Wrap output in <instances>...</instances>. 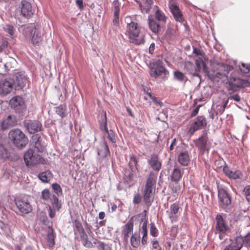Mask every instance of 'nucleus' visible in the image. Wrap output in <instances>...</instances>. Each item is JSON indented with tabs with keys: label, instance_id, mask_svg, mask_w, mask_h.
<instances>
[{
	"label": "nucleus",
	"instance_id": "obj_44",
	"mask_svg": "<svg viewBox=\"0 0 250 250\" xmlns=\"http://www.w3.org/2000/svg\"><path fill=\"white\" fill-rule=\"evenodd\" d=\"M74 225L75 228L79 232L80 235H81V234H83V233L85 232L83 225L80 221H79L78 220H75L74 221Z\"/></svg>",
	"mask_w": 250,
	"mask_h": 250
},
{
	"label": "nucleus",
	"instance_id": "obj_36",
	"mask_svg": "<svg viewBox=\"0 0 250 250\" xmlns=\"http://www.w3.org/2000/svg\"><path fill=\"white\" fill-rule=\"evenodd\" d=\"M174 77L180 82L186 83L188 80V77L182 72L177 70L174 72Z\"/></svg>",
	"mask_w": 250,
	"mask_h": 250
},
{
	"label": "nucleus",
	"instance_id": "obj_64",
	"mask_svg": "<svg viewBox=\"0 0 250 250\" xmlns=\"http://www.w3.org/2000/svg\"><path fill=\"white\" fill-rule=\"evenodd\" d=\"M245 242L249 246H250V233L248 234L245 237Z\"/></svg>",
	"mask_w": 250,
	"mask_h": 250
},
{
	"label": "nucleus",
	"instance_id": "obj_38",
	"mask_svg": "<svg viewBox=\"0 0 250 250\" xmlns=\"http://www.w3.org/2000/svg\"><path fill=\"white\" fill-rule=\"evenodd\" d=\"M196 71L200 72L202 70L205 71L206 70V65L205 62L203 61V59L199 58L198 59H196Z\"/></svg>",
	"mask_w": 250,
	"mask_h": 250
},
{
	"label": "nucleus",
	"instance_id": "obj_4",
	"mask_svg": "<svg viewBox=\"0 0 250 250\" xmlns=\"http://www.w3.org/2000/svg\"><path fill=\"white\" fill-rule=\"evenodd\" d=\"M24 34L27 39H31V42L34 45L40 46L42 42V37L39 30L34 25L26 27L24 31Z\"/></svg>",
	"mask_w": 250,
	"mask_h": 250
},
{
	"label": "nucleus",
	"instance_id": "obj_61",
	"mask_svg": "<svg viewBox=\"0 0 250 250\" xmlns=\"http://www.w3.org/2000/svg\"><path fill=\"white\" fill-rule=\"evenodd\" d=\"M152 245V248L154 249H158L160 247L159 245V242L157 240H153L151 242Z\"/></svg>",
	"mask_w": 250,
	"mask_h": 250
},
{
	"label": "nucleus",
	"instance_id": "obj_2",
	"mask_svg": "<svg viewBox=\"0 0 250 250\" xmlns=\"http://www.w3.org/2000/svg\"><path fill=\"white\" fill-rule=\"evenodd\" d=\"M126 23L125 35L128 36L129 42L135 45H140L144 42V36L141 33V27L137 22L131 21L130 17L125 18Z\"/></svg>",
	"mask_w": 250,
	"mask_h": 250
},
{
	"label": "nucleus",
	"instance_id": "obj_62",
	"mask_svg": "<svg viewBox=\"0 0 250 250\" xmlns=\"http://www.w3.org/2000/svg\"><path fill=\"white\" fill-rule=\"evenodd\" d=\"M229 99H232L236 102H240V97L238 94H236L233 96H230Z\"/></svg>",
	"mask_w": 250,
	"mask_h": 250
},
{
	"label": "nucleus",
	"instance_id": "obj_30",
	"mask_svg": "<svg viewBox=\"0 0 250 250\" xmlns=\"http://www.w3.org/2000/svg\"><path fill=\"white\" fill-rule=\"evenodd\" d=\"M140 235L137 232H134L130 237V244L133 248H138L140 245Z\"/></svg>",
	"mask_w": 250,
	"mask_h": 250
},
{
	"label": "nucleus",
	"instance_id": "obj_8",
	"mask_svg": "<svg viewBox=\"0 0 250 250\" xmlns=\"http://www.w3.org/2000/svg\"><path fill=\"white\" fill-rule=\"evenodd\" d=\"M168 73V71L163 66L162 62L160 61L154 62L150 68L149 74L155 78H158L162 74L167 75Z\"/></svg>",
	"mask_w": 250,
	"mask_h": 250
},
{
	"label": "nucleus",
	"instance_id": "obj_55",
	"mask_svg": "<svg viewBox=\"0 0 250 250\" xmlns=\"http://www.w3.org/2000/svg\"><path fill=\"white\" fill-rule=\"evenodd\" d=\"M141 196L139 193H137L134 196L133 200V203L134 204H137L141 202Z\"/></svg>",
	"mask_w": 250,
	"mask_h": 250
},
{
	"label": "nucleus",
	"instance_id": "obj_28",
	"mask_svg": "<svg viewBox=\"0 0 250 250\" xmlns=\"http://www.w3.org/2000/svg\"><path fill=\"white\" fill-rule=\"evenodd\" d=\"M109 149L107 143L104 141L101 143L99 148L98 149V154L102 157H105L109 154Z\"/></svg>",
	"mask_w": 250,
	"mask_h": 250
},
{
	"label": "nucleus",
	"instance_id": "obj_52",
	"mask_svg": "<svg viewBox=\"0 0 250 250\" xmlns=\"http://www.w3.org/2000/svg\"><path fill=\"white\" fill-rule=\"evenodd\" d=\"M8 42L6 39H2L1 42H0V52H1L5 49L8 47Z\"/></svg>",
	"mask_w": 250,
	"mask_h": 250
},
{
	"label": "nucleus",
	"instance_id": "obj_17",
	"mask_svg": "<svg viewBox=\"0 0 250 250\" xmlns=\"http://www.w3.org/2000/svg\"><path fill=\"white\" fill-rule=\"evenodd\" d=\"M216 230L222 234L225 233L228 230V227L222 216L218 214L216 216Z\"/></svg>",
	"mask_w": 250,
	"mask_h": 250
},
{
	"label": "nucleus",
	"instance_id": "obj_29",
	"mask_svg": "<svg viewBox=\"0 0 250 250\" xmlns=\"http://www.w3.org/2000/svg\"><path fill=\"white\" fill-rule=\"evenodd\" d=\"M183 173L178 167H175L170 175L171 180L174 182H178L182 177Z\"/></svg>",
	"mask_w": 250,
	"mask_h": 250
},
{
	"label": "nucleus",
	"instance_id": "obj_37",
	"mask_svg": "<svg viewBox=\"0 0 250 250\" xmlns=\"http://www.w3.org/2000/svg\"><path fill=\"white\" fill-rule=\"evenodd\" d=\"M81 240L83 243V245L88 248H92L93 247L92 243L88 241V236L85 232L81 234Z\"/></svg>",
	"mask_w": 250,
	"mask_h": 250
},
{
	"label": "nucleus",
	"instance_id": "obj_6",
	"mask_svg": "<svg viewBox=\"0 0 250 250\" xmlns=\"http://www.w3.org/2000/svg\"><path fill=\"white\" fill-rule=\"evenodd\" d=\"M24 160L28 167L40 164H45L46 161L41 155L34 153L32 149H29L24 155Z\"/></svg>",
	"mask_w": 250,
	"mask_h": 250
},
{
	"label": "nucleus",
	"instance_id": "obj_34",
	"mask_svg": "<svg viewBox=\"0 0 250 250\" xmlns=\"http://www.w3.org/2000/svg\"><path fill=\"white\" fill-rule=\"evenodd\" d=\"M23 104L22 98L20 96L13 97L9 101V104L12 107L16 108Z\"/></svg>",
	"mask_w": 250,
	"mask_h": 250
},
{
	"label": "nucleus",
	"instance_id": "obj_58",
	"mask_svg": "<svg viewBox=\"0 0 250 250\" xmlns=\"http://www.w3.org/2000/svg\"><path fill=\"white\" fill-rule=\"evenodd\" d=\"M151 99L153 100V101L156 104L159 105L160 106H162V102H161V101L157 97L153 96V97H152Z\"/></svg>",
	"mask_w": 250,
	"mask_h": 250
},
{
	"label": "nucleus",
	"instance_id": "obj_42",
	"mask_svg": "<svg viewBox=\"0 0 250 250\" xmlns=\"http://www.w3.org/2000/svg\"><path fill=\"white\" fill-rule=\"evenodd\" d=\"M155 17L156 19L159 21L163 22L165 23L167 20V17L165 14L159 9H157L155 13Z\"/></svg>",
	"mask_w": 250,
	"mask_h": 250
},
{
	"label": "nucleus",
	"instance_id": "obj_51",
	"mask_svg": "<svg viewBox=\"0 0 250 250\" xmlns=\"http://www.w3.org/2000/svg\"><path fill=\"white\" fill-rule=\"evenodd\" d=\"M147 220L146 219L143 222L141 229V233L142 234V236L147 235Z\"/></svg>",
	"mask_w": 250,
	"mask_h": 250
},
{
	"label": "nucleus",
	"instance_id": "obj_21",
	"mask_svg": "<svg viewBox=\"0 0 250 250\" xmlns=\"http://www.w3.org/2000/svg\"><path fill=\"white\" fill-rule=\"evenodd\" d=\"M114 11V19L113 22L117 24L119 22V14L120 11L121 3L118 0H115L112 3Z\"/></svg>",
	"mask_w": 250,
	"mask_h": 250
},
{
	"label": "nucleus",
	"instance_id": "obj_9",
	"mask_svg": "<svg viewBox=\"0 0 250 250\" xmlns=\"http://www.w3.org/2000/svg\"><path fill=\"white\" fill-rule=\"evenodd\" d=\"M218 195L220 207L226 209L231 204V200L228 193L224 189L219 188Z\"/></svg>",
	"mask_w": 250,
	"mask_h": 250
},
{
	"label": "nucleus",
	"instance_id": "obj_47",
	"mask_svg": "<svg viewBox=\"0 0 250 250\" xmlns=\"http://www.w3.org/2000/svg\"><path fill=\"white\" fill-rule=\"evenodd\" d=\"M240 71L243 73H248L250 71V65L242 63L239 66Z\"/></svg>",
	"mask_w": 250,
	"mask_h": 250
},
{
	"label": "nucleus",
	"instance_id": "obj_45",
	"mask_svg": "<svg viewBox=\"0 0 250 250\" xmlns=\"http://www.w3.org/2000/svg\"><path fill=\"white\" fill-rule=\"evenodd\" d=\"M103 123H100V128L101 130L103 131H105V132L108 130L107 128V118H106V113L104 112V114L103 115Z\"/></svg>",
	"mask_w": 250,
	"mask_h": 250
},
{
	"label": "nucleus",
	"instance_id": "obj_33",
	"mask_svg": "<svg viewBox=\"0 0 250 250\" xmlns=\"http://www.w3.org/2000/svg\"><path fill=\"white\" fill-rule=\"evenodd\" d=\"M55 238V234L54 232L53 229L52 228L49 227V230L47 236V241L50 248H52L54 246Z\"/></svg>",
	"mask_w": 250,
	"mask_h": 250
},
{
	"label": "nucleus",
	"instance_id": "obj_32",
	"mask_svg": "<svg viewBox=\"0 0 250 250\" xmlns=\"http://www.w3.org/2000/svg\"><path fill=\"white\" fill-rule=\"evenodd\" d=\"M149 20V27L151 30L154 33H158L160 29H161V25L157 22V21L154 20V19H148Z\"/></svg>",
	"mask_w": 250,
	"mask_h": 250
},
{
	"label": "nucleus",
	"instance_id": "obj_19",
	"mask_svg": "<svg viewBox=\"0 0 250 250\" xmlns=\"http://www.w3.org/2000/svg\"><path fill=\"white\" fill-rule=\"evenodd\" d=\"M157 180V174L153 172H150L145 184V188L155 189Z\"/></svg>",
	"mask_w": 250,
	"mask_h": 250
},
{
	"label": "nucleus",
	"instance_id": "obj_35",
	"mask_svg": "<svg viewBox=\"0 0 250 250\" xmlns=\"http://www.w3.org/2000/svg\"><path fill=\"white\" fill-rule=\"evenodd\" d=\"M52 176V174L50 171H46L40 173L38 175L39 178L43 182L48 183Z\"/></svg>",
	"mask_w": 250,
	"mask_h": 250
},
{
	"label": "nucleus",
	"instance_id": "obj_48",
	"mask_svg": "<svg viewBox=\"0 0 250 250\" xmlns=\"http://www.w3.org/2000/svg\"><path fill=\"white\" fill-rule=\"evenodd\" d=\"M51 197V193L48 189H45L42 192V199L45 201H48Z\"/></svg>",
	"mask_w": 250,
	"mask_h": 250
},
{
	"label": "nucleus",
	"instance_id": "obj_46",
	"mask_svg": "<svg viewBox=\"0 0 250 250\" xmlns=\"http://www.w3.org/2000/svg\"><path fill=\"white\" fill-rule=\"evenodd\" d=\"M150 233L153 237H157L158 235V230L153 223L150 224Z\"/></svg>",
	"mask_w": 250,
	"mask_h": 250
},
{
	"label": "nucleus",
	"instance_id": "obj_15",
	"mask_svg": "<svg viewBox=\"0 0 250 250\" xmlns=\"http://www.w3.org/2000/svg\"><path fill=\"white\" fill-rule=\"evenodd\" d=\"M180 207L178 203H174L170 206L169 211H167L168 214V217L172 223L176 222L178 221L179 216Z\"/></svg>",
	"mask_w": 250,
	"mask_h": 250
},
{
	"label": "nucleus",
	"instance_id": "obj_56",
	"mask_svg": "<svg viewBox=\"0 0 250 250\" xmlns=\"http://www.w3.org/2000/svg\"><path fill=\"white\" fill-rule=\"evenodd\" d=\"M244 192L247 200L249 201L250 199L248 196H250V185L246 187L244 189Z\"/></svg>",
	"mask_w": 250,
	"mask_h": 250
},
{
	"label": "nucleus",
	"instance_id": "obj_41",
	"mask_svg": "<svg viewBox=\"0 0 250 250\" xmlns=\"http://www.w3.org/2000/svg\"><path fill=\"white\" fill-rule=\"evenodd\" d=\"M50 200L53 208L59 210L61 207V205L59 203L58 198L53 195Z\"/></svg>",
	"mask_w": 250,
	"mask_h": 250
},
{
	"label": "nucleus",
	"instance_id": "obj_11",
	"mask_svg": "<svg viewBox=\"0 0 250 250\" xmlns=\"http://www.w3.org/2000/svg\"><path fill=\"white\" fill-rule=\"evenodd\" d=\"M206 125V119L204 116H198L190 126L189 132L192 135L196 131L204 127Z\"/></svg>",
	"mask_w": 250,
	"mask_h": 250
},
{
	"label": "nucleus",
	"instance_id": "obj_31",
	"mask_svg": "<svg viewBox=\"0 0 250 250\" xmlns=\"http://www.w3.org/2000/svg\"><path fill=\"white\" fill-rule=\"evenodd\" d=\"M155 189L145 188L143 192V199L146 204H150L152 200L151 197L153 195V190Z\"/></svg>",
	"mask_w": 250,
	"mask_h": 250
},
{
	"label": "nucleus",
	"instance_id": "obj_1",
	"mask_svg": "<svg viewBox=\"0 0 250 250\" xmlns=\"http://www.w3.org/2000/svg\"><path fill=\"white\" fill-rule=\"evenodd\" d=\"M236 72L232 66L227 64H222L219 66V71L216 73V77L225 80H228V92L231 95L240 90V88L250 87V82L237 77Z\"/></svg>",
	"mask_w": 250,
	"mask_h": 250
},
{
	"label": "nucleus",
	"instance_id": "obj_49",
	"mask_svg": "<svg viewBox=\"0 0 250 250\" xmlns=\"http://www.w3.org/2000/svg\"><path fill=\"white\" fill-rule=\"evenodd\" d=\"M105 132L107 134L108 138L112 143H116L115 135L112 130H107Z\"/></svg>",
	"mask_w": 250,
	"mask_h": 250
},
{
	"label": "nucleus",
	"instance_id": "obj_5",
	"mask_svg": "<svg viewBox=\"0 0 250 250\" xmlns=\"http://www.w3.org/2000/svg\"><path fill=\"white\" fill-rule=\"evenodd\" d=\"M193 142L197 147L199 152L203 155L207 151L208 152L211 146V143L208 140V133L206 131H204L202 135L198 139L193 140Z\"/></svg>",
	"mask_w": 250,
	"mask_h": 250
},
{
	"label": "nucleus",
	"instance_id": "obj_7",
	"mask_svg": "<svg viewBox=\"0 0 250 250\" xmlns=\"http://www.w3.org/2000/svg\"><path fill=\"white\" fill-rule=\"evenodd\" d=\"M15 204L22 214H28L32 211V206L27 197H19L15 200Z\"/></svg>",
	"mask_w": 250,
	"mask_h": 250
},
{
	"label": "nucleus",
	"instance_id": "obj_23",
	"mask_svg": "<svg viewBox=\"0 0 250 250\" xmlns=\"http://www.w3.org/2000/svg\"><path fill=\"white\" fill-rule=\"evenodd\" d=\"M243 240L241 237H237L235 242L227 246L224 250H240L243 246Z\"/></svg>",
	"mask_w": 250,
	"mask_h": 250
},
{
	"label": "nucleus",
	"instance_id": "obj_16",
	"mask_svg": "<svg viewBox=\"0 0 250 250\" xmlns=\"http://www.w3.org/2000/svg\"><path fill=\"white\" fill-rule=\"evenodd\" d=\"M28 83L29 81L25 76L19 73L16 74L15 80L14 81L16 88L22 89Z\"/></svg>",
	"mask_w": 250,
	"mask_h": 250
},
{
	"label": "nucleus",
	"instance_id": "obj_12",
	"mask_svg": "<svg viewBox=\"0 0 250 250\" xmlns=\"http://www.w3.org/2000/svg\"><path fill=\"white\" fill-rule=\"evenodd\" d=\"M14 81L11 79H4L0 82V94L6 95L13 89Z\"/></svg>",
	"mask_w": 250,
	"mask_h": 250
},
{
	"label": "nucleus",
	"instance_id": "obj_60",
	"mask_svg": "<svg viewBox=\"0 0 250 250\" xmlns=\"http://www.w3.org/2000/svg\"><path fill=\"white\" fill-rule=\"evenodd\" d=\"M98 244L97 248L99 250H105V244L104 242L99 241Z\"/></svg>",
	"mask_w": 250,
	"mask_h": 250
},
{
	"label": "nucleus",
	"instance_id": "obj_50",
	"mask_svg": "<svg viewBox=\"0 0 250 250\" xmlns=\"http://www.w3.org/2000/svg\"><path fill=\"white\" fill-rule=\"evenodd\" d=\"M52 188L54 190V192L57 195H59L60 194L62 193V188H61V186H60V185H59L58 184H57V183L53 184L52 185Z\"/></svg>",
	"mask_w": 250,
	"mask_h": 250
},
{
	"label": "nucleus",
	"instance_id": "obj_18",
	"mask_svg": "<svg viewBox=\"0 0 250 250\" xmlns=\"http://www.w3.org/2000/svg\"><path fill=\"white\" fill-rule=\"evenodd\" d=\"M169 9L174 18L177 21L183 22L184 21L183 15L178 6L175 4H171L169 6Z\"/></svg>",
	"mask_w": 250,
	"mask_h": 250
},
{
	"label": "nucleus",
	"instance_id": "obj_13",
	"mask_svg": "<svg viewBox=\"0 0 250 250\" xmlns=\"http://www.w3.org/2000/svg\"><path fill=\"white\" fill-rule=\"evenodd\" d=\"M34 11L31 4L29 2L26 0L21 1V12L23 17L30 18L33 15Z\"/></svg>",
	"mask_w": 250,
	"mask_h": 250
},
{
	"label": "nucleus",
	"instance_id": "obj_26",
	"mask_svg": "<svg viewBox=\"0 0 250 250\" xmlns=\"http://www.w3.org/2000/svg\"><path fill=\"white\" fill-rule=\"evenodd\" d=\"M139 4L140 7L142 11L147 13L151 8L153 4L152 0H135Z\"/></svg>",
	"mask_w": 250,
	"mask_h": 250
},
{
	"label": "nucleus",
	"instance_id": "obj_20",
	"mask_svg": "<svg viewBox=\"0 0 250 250\" xmlns=\"http://www.w3.org/2000/svg\"><path fill=\"white\" fill-rule=\"evenodd\" d=\"M223 172L228 177L234 179L241 178L242 176V173L240 171H232L230 170L228 167L227 166L224 167Z\"/></svg>",
	"mask_w": 250,
	"mask_h": 250
},
{
	"label": "nucleus",
	"instance_id": "obj_40",
	"mask_svg": "<svg viewBox=\"0 0 250 250\" xmlns=\"http://www.w3.org/2000/svg\"><path fill=\"white\" fill-rule=\"evenodd\" d=\"M169 187L171 188L172 192L178 195L181 192V187L178 182H174V183H170Z\"/></svg>",
	"mask_w": 250,
	"mask_h": 250
},
{
	"label": "nucleus",
	"instance_id": "obj_39",
	"mask_svg": "<svg viewBox=\"0 0 250 250\" xmlns=\"http://www.w3.org/2000/svg\"><path fill=\"white\" fill-rule=\"evenodd\" d=\"M66 107L65 105H60L56 108V112L61 118H63L66 116Z\"/></svg>",
	"mask_w": 250,
	"mask_h": 250
},
{
	"label": "nucleus",
	"instance_id": "obj_3",
	"mask_svg": "<svg viewBox=\"0 0 250 250\" xmlns=\"http://www.w3.org/2000/svg\"><path fill=\"white\" fill-rule=\"evenodd\" d=\"M9 137L15 146L19 148L24 147L28 142L25 134L19 129H12L9 132Z\"/></svg>",
	"mask_w": 250,
	"mask_h": 250
},
{
	"label": "nucleus",
	"instance_id": "obj_14",
	"mask_svg": "<svg viewBox=\"0 0 250 250\" xmlns=\"http://www.w3.org/2000/svg\"><path fill=\"white\" fill-rule=\"evenodd\" d=\"M17 121L14 116L8 115L3 118L0 124V129L4 130L17 125Z\"/></svg>",
	"mask_w": 250,
	"mask_h": 250
},
{
	"label": "nucleus",
	"instance_id": "obj_27",
	"mask_svg": "<svg viewBox=\"0 0 250 250\" xmlns=\"http://www.w3.org/2000/svg\"><path fill=\"white\" fill-rule=\"evenodd\" d=\"M178 159L180 164L182 166H188L190 161L188 152L187 151L181 152L178 155Z\"/></svg>",
	"mask_w": 250,
	"mask_h": 250
},
{
	"label": "nucleus",
	"instance_id": "obj_57",
	"mask_svg": "<svg viewBox=\"0 0 250 250\" xmlns=\"http://www.w3.org/2000/svg\"><path fill=\"white\" fill-rule=\"evenodd\" d=\"M5 31L8 32L10 36H12L14 34V28L12 25H6Z\"/></svg>",
	"mask_w": 250,
	"mask_h": 250
},
{
	"label": "nucleus",
	"instance_id": "obj_59",
	"mask_svg": "<svg viewBox=\"0 0 250 250\" xmlns=\"http://www.w3.org/2000/svg\"><path fill=\"white\" fill-rule=\"evenodd\" d=\"M177 140L176 138H174L172 140L170 146H169V150H173L175 147L177 146Z\"/></svg>",
	"mask_w": 250,
	"mask_h": 250
},
{
	"label": "nucleus",
	"instance_id": "obj_10",
	"mask_svg": "<svg viewBox=\"0 0 250 250\" xmlns=\"http://www.w3.org/2000/svg\"><path fill=\"white\" fill-rule=\"evenodd\" d=\"M23 125L31 134L35 133L42 130V124L38 120H25L23 122Z\"/></svg>",
	"mask_w": 250,
	"mask_h": 250
},
{
	"label": "nucleus",
	"instance_id": "obj_63",
	"mask_svg": "<svg viewBox=\"0 0 250 250\" xmlns=\"http://www.w3.org/2000/svg\"><path fill=\"white\" fill-rule=\"evenodd\" d=\"M147 235L142 236L141 243L142 245L145 246L147 243Z\"/></svg>",
	"mask_w": 250,
	"mask_h": 250
},
{
	"label": "nucleus",
	"instance_id": "obj_54",
	"mask_svg": "<svg viewBox=\"0 0 250 250\" xmlns=\"http://www.w3.org/2000/svg\"><path fill=\"white\" fill-rule=\"evenodd\" d=\"M125 181L127 183H130L133 181V174L132 172H129L128 174H125L124 177Z\"/></svg>",
	"mask_w": 250,
	"mask_h": 250
},
{
	"label": "nucleus",
	"instance_id": "obj_25",
	"mask_svg": "<svg viewBox=\"0 0 250 250\" xmlns=\"http://www.w3.org/2000/svg\"><path fill=\"white\" fill-rule=\"evenodd\" d=\"M134 224L133 221L130 219L125 225L123 230L124 240L127 242L129 237V234L132 232L133 229Z\"/></svg>",
	"mask_w": 250,
	"mask_h": 250
},
{
	"label": "nucleus",
	"instance_id": "obj_43",
	"mask_svg": "<svg viewBox=\"0 0 250 250\" xmlns=\"http://www.w3.org/2000/svg\"><path fill=\"white\" fill-rule=\"evenodd\" d=\"M129 166L131 169H132L134 167L138 170V161L135 156L132 155L130 157Z\"/></svg>",
	"mask_w": 250,
	"mask_h": 250
},
{
	"label": "nucleus",
	"instance_id": "obj_24",
	"mask_svg": "<svg viewBox=\"0 0 250 250\" xmlns=\"http://www.w3.org/2000/svg\"><path fill=\"white\" fill-rule=\"evenodd\" d=\"M148 163L151 167L156 171H159L161 167V163L159 161L158 156L155 154L151 155Z\"/></svg>",
	"mask_w": 250,
	"mask_h": 250
},
{
	"label": "nucleus",
	"instance_id": "obj_22",
	"mask_svg": "<svg viewBox=\"0 0 250 250\" xmlns=\"http://www.w3.org/2000/svg\"><path fill=\"white\" fill-rule=\"evenodd\" d=\"M32 143L34 144V146L39 152H42L44 149V147L42 143L41 136L38 134L33 135L32 137Z\"/></svg>",
	"mask_w": 250,
	"mask_h": 250
},
{
	"label": "nucleus",
	"instance_id": "obj_53",
	"mask_svg": "<svg viewBox=\"0 0 250 250\" xmlns=\"http://www.w3.org/2000/svg\"><path fill=\"white\" fill-rule=\"evenodd\" d=\"M193 53L197 56L199 57V58H204V56L205 55L203 51L199 49H198L197 48H194L193 49Z\"/></svg>",
	"mask_w": 250,
	"mask_h": 250
}]
</instances>
